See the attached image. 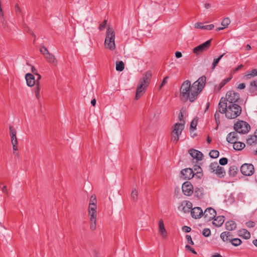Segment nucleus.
Here are the masks:
<instances>
[{
    "mask_svg": "<svg viewBox=\"0 0 257 257\" xmlns=\"http://www.w3.org/2000/svg\"><path fill=\"white\" fill-rule=\"evenodd\" d=\"M234 130L239 134H247L250 130L249 124L245 121L239 120L234 124Z\"/></svg>",
    "mask_w": 257,
    "mask_h": 257,
    "instance_id": "nucleus-7",
    "label": "nucleus"
},
{
    "mask_svg": "<svg viewBox=\"0 0 257 257\" xmlns=\"http://www.w3.org/2000/svg\"><path fill=\"white\" fill-rule=\"evenodd\" d=\"M230 242L231 243L232 245L235 246H237L241 244V240L238 238H233L232 239H231Z\"/></svg>",
    "mask_w": 257,
    "mask_h": 257,
    "instance_id": "nucleus-42",
    "label": "nucleus"
},
{
    "mask_svg": "<svg viewBox=\"0 0 257 257\" xmlns=\"http://www.w3.org/2000/svg\"><path fill=\"white\" fill-rule=\"evenodd\" d=\"M106 23L107 20H105L101 24H100L99 27V29L100 31H102L105 28Z\"/></svg>",
    "mask_w": 257,
    "mask_h": 257,
    "instance_id": "nucleus-51",
    "label": "nucleus"
},
{
    "mask_svg": "<svg viewBox=\"0 0 257 257\" xmlns=\"http://www.w3.org/2000/svg\"><path fill=\"white\" fill-rule=\"evenodd\" d=\"M97 200L96 196L94 194L91 195L90 198L89 204L96 205Z\"/></svg>",
    "mask_w": 257,
    "mask_h": 257,
    "instance_id": "nucleus-44",
    "label": "nucleus"
},
{
    "mask_svg": "<svg viewBox=\"0 0 257 257\" xmlns=\"http://www.w3.org/2000/svg\"><path fill=\"white\" fill-rule=\"evenodd\" d=\"M168 78H169L168 76H166L163 79L161 85L159 86V89H161L162 88V87L167 83V80H168Z\"/></svg>",
    "mask_w": 257,
    "mask_h": 257,
    "instance_id": "nucleus-52",
    "label": "nucleus"
},
{
    "mask_svg": "<svg viewBox=\"0 0 257 257\" xmlns=\"http://www.w3.org/2000/svg\"><path fill=\"white\" fill-rule=\"evenodd\" d=\"M206 83V77L202 76L192 84L189 80L184 81L180 88L179 98L183 102H194L203 90Z\"/></svg>",
    "mask_w": 257,
    "mask_h": 257,
    "instance_id": "nucleus-1",
    "label": "nucleus"
},
{
    "mask_svg": "<svg viewBox=\"0 0 257 257\" xmlns=\"http://www.w3.org/2000/svg\"><path fill=\"white\" fill-rule=\"evenodd\" d=\"M256 76H257V69H253L251 71L246 72V73L243 76V79L244 80H248Z\"/></svg>",
    "mask_w": 257,
    "mask_h": 257,
    "instance_id": "nucleus-22",
    "label": "nucleus"
},
{
    "mask_svg": "<svg viewBox=\"0 0 257 257\" xmlns=\"http://www.w3.org/2000/svg\"><path fill=\"white\" fill-rule=\"evenodd\" d=\"M219 170L216 172V175L220 178H223L226 174L225 170L222 167H219Z\"/></svg>",
    "mask_w": 257,
    "mask_h": 257,
    "instance_id": "nucleus-32",
    "label": "nucleus"
},
{
    "mask_svg": "<svg viewBox=\"0 0 257 257\" xmlns=\"http://www.w3.org/2000/svg\"><path fill=\"white\" fill-rule=\"evenodd\" d=\"M15 11L17 17H23V14L22 10L18 4H16L15 6Z\"/></svg>",
    "mask_w": 257,
    "mask_h": 257,
    "instance_id": "nucleus-38",
    "label": "nucleus"
},
{
    "mask_svg": "<svg viewBox=\"0 0 257 257\" xmlns=\"http://www.w3.org/2000/svg\"><path fill=\"white\" fill-rule=\"evenodd\" d=\"M211 40H209L205 43L195 47L193 49V52L196 55H198L202 52L208 50L211 46Z\"/></svg>",
    "mask_w": 257,
    "mask_h": 257,
    "instance_id": "nucleus-8",
    "label": "nucleus"
},
{
    "mask_svg": "<svg viewBox=\"0 0 257 257\" xmlns=\"http://www.w3.org/2000/svg\"><path fill=\"white\" fill-rule=\"evenodd\" d=\"M238 235L244 239H249L250 237V232L245 229H241L238 231Z\"/></svg>",
    "mask_w": 257,
    "mask_h": 257,
    "instance_id": "nucleus-25",
    "label": "nucleus"
},
{
    "mask_svg": "<svg viewBox=\"0 0 257 257\" xmlns=\"http://www.w3.org/2000/svg\"><path fill=\"white\" fill-rule=\"evenodd\" d=\"M243 67V65L240 64L239 66H238L236 68H235L234 69H233V72H235L236 71H238L239 70H240L241 69H242Z\"/></svg>",
    "mask_w": 257,
    "mask_h": 257,
    "instance_id": "nucleus-61",
    "label": "nucleus"
},
{
    "mask_svg": "<svg viewBox=\"0 0 257 257\" xmlns=\"http://www.w3.org/2000/svg\"><path fill=\"white\" fill-rule=\"evenodd\" d=\"M230 23V21L229 19H228V18H224L221 22V25L223 26L224 28H226L229 25Z\"/></svg>",
    "mask_w": 257,
    "mask_h": 257,
    "instance_id": "nucleus-43",
    "label": "nucleus"
},
{
    "mask_svg": "<svg viewBox=\"0 0 257 257\" xmlns=\"http://www.w3.org/2000/svg\"><path fill=\"white\" fill-rule=\"evenodd\" d=\"M182 189L186 196H190L193 193V186L190 182L186 181L182 184Z\"/></svg>",
    "mask_w": 257,
    "mask_h": 257,
    "instance_id": "nucleus-10",
    "label": "nucleus"
},
{
    "mask_svg": "<svg viewBox=\"0 0 257 257\" xmlns=\"http://www.w3.org/2000/svg\"><path fill=\"white\" fill-rule=\"evenodd\" d=\"M184 128V124L182 123H176L173 126V130L171 132V141L177 143L179 140L182 131Z\"/></svg>",
    "mask_w": 257,
    "mask_h": 257,
    "instance_id": "nucleus-6",
    "label": "nucleus"
},
{
    "mask_svg": "<svg viewBox=\"0 0 257 257\" xmlns=\"http://www.w3.org/2000/svg\"><path fill=\"white\" fill-rule=\"evenodd\" d=\"M197 124V120H196L195 119L192 120V121L191 122V123H190V129L191 130L192 128H193V129L196 128Z\"/></svg>",
    "mask_w": 257,
    "mask_h": 257,
    "instance_id": "nucleus-50",
    "label": "nucleus"
},
{
    "mask_svg": "<svg viewBox=\"0 0 257 257\" xmlns=\"http://www.w3.org/2000/svg\"><path fill=\"white\" fill-rule=\"evenodd\" d=\"M232 78V76L223 79L219 84L218 89L220 90L226 84H227Z\"/></svg>",
    "mask_w": 257,
    "mask_h": 257,
    "instance_id": "nucleus-36",
    "label": "nucleus"
},
{
    "mask_svg": "<svg viewBox=\"0 0 257 257\" xmlns=\"http://www.w3.org/2000/svg\"><path fill=\"white\" fill-rule=\"evenodd\" d=\"M257 80H254L250 82L249 92L251 95H257Z\"/></svg>",
    "mask_w": 257,
    "mask_h": 257,
    "instance_id": "nucleus-19",
    "label": "nucleus"
},
{
    "mask_svg": "<svg viewBox=\"0 0 257 257\" xmlns=\"http://www.w3.org/2000/svg\"><path fill=\"white\" fill-rule=\"evenodd\" d=\"M191 228L187 226H184L182 227V230L185 232H189L191 231Z\"/></svg>",
    "mask_w": 257,
    "mask_h": 257,
    "instance_id": "nucleus-59",
    "label": "nucleus"
},
{
    "mask_svg": "<svg viewBox=\"0 0 257 257\" xmlns=\"http://www.w3.org/2000/svg\"><path fill=\"white\" fill-rule=\"evenodd\" d=\"M115 33L112 28L108 27L106 32L104 45L106 48L110 50H114L115 48L114 42Z\"/></svg>",
    "mask_w": 257,
    "mask_h": 257,
    "instance_id": "nucleus-4",
    "label": "nucleus"
},
{
    "mask_svg": "<svg viewBox=\"0 0 257 257\" xmlns=\"http://www.w3.org/2000/svg\"><path fill=\"white\" fill-rule=\"evenodd\" d=\"M195 195L199 199L203 198V189L198 188H196L195 191Z\"/></svg>",
    "mask_w": 257,
    "mask_h": 257,
    "instance_id": "nucleus-34",
    "label": "nucleus"
},
{
    "mask_svg": "<svg viewBox=\"0 0 257 257\" xmlns=\"http://www.w3.org/2000/svg\"><path fill=\"white\" fill-rule=\"evenodd\" d=\"M185 248L189 250V251H190L191 252H192L193 253L195 254H197V252L194 250V248H193L192 247H191L188 244H187L186 246H185Z\"/></svg>",
    "mask_w": 257,
    "mask_h": 257,
    "instance_id": "nucleus-54",
    "label": "nucleus"
},
{
    "mask_svg": "<svg viewBox=\"0 0 257 257\" xmlns=\"http://www.w3.org/2000/svg\"><path fill=\"white\" fill-rule=\"evenodd\" d=\"M179 119L180 121H183L184 122V123L185 122V121L183 120V113L182 112V109L180 110V112L179 114Z\"/></svg>",
    "mask_w": 257,
    "mask_h": 257,
    "instance_id": "nucleus-62",
    "label": "nucleus"
},
{
    "mask_svg": "<svg viewBox=\"0 0 257 257\" xmlns=\"http://www.w3.org/2000/svg\"><path fill=\"white\" fill-rule=\"evenodd\" d=\"M238 168L235 165H232L230 167L228 171L229 175L231 177H234L236 176L238 172Z\"/></svg>",
    "mask_w": 257,
    "mask_h": 257,
    "instance_id": "nucleus-30",
    "label": "nucleus"
},
{
    "mask_svg": "<svg viewBox=\"0 0 257 257\" xmlns=\"http://www.w3.org/2000/svg\"><path fill=\"white\" fill-rule=\"evenodd\" d=\"M188 153L193 158L198 161L202 160L203 154L201 152L195 149H191L188 151Z\"/></svg>",
    "mask_w": 257,
    "mask_h": 257,
    "instance_id": "nucleus-15",
    "label": "nucleus"
},
{
    "mask_svg": "<svg viewBox=\"0 0 257 257\" xmlns=\"http://www.w3.org/2000/svg\"><path fill=\"white\" fill-rule=\"evenodd\" d=\"M245 87V85L244 83H240L239 84L238 86H237V88L239 89H244V88Z\"/></svg>",
    "mask_w": 257,
    "mask_h": 257,
    "instance_id": "nucleus-63",
    "label": "nucleus"
},
{
    "mask_svg": "<svg viewBox=\"0 0 257 257\" xmlns=\"http://www.w3.org/2000/svg\"><path fill=\"white\" fill-rule=\"evenodd\" d=\"M182 53L180 52L177 51L175 53V56L177 58H181L182 57Z\"/></svg>",
    "mask_w": 257,
    "mask_h": 257,
    "instance_id": "nucleus-64",
    "label": "nucleus"
},
{
    "mask_svg": "<svg viewBox=\"0 0 257 257\" xmlns=\"http://www.w3.org/2000/svg\"><path fill=\"white\" fill-rule=\"evenodd\" d=\"M10 136H16L17 132L13 126H9Z\"/></svg>",
    "mask_w": 257,
    "mask_h": 257,
    "instance_id": "nucleus-49",
    "label": "nucleus"
},
{
    "mask_svg": "<svg viewBox=\"0 0 257 257\" xmlns=\"http://www.w3.org/2000/svg\"><path fill=\"white\" fill-rule=\"evenodd\" d=\"M254 171V167L251 164H244L240 167V172L244 176H251Z\"/></svg>",
    "mask_w": 257,
    "mask_h": 257,
    "instance_id": "nucleus-9",
    "label": "nucleus"
},
{
    "mask_svg": "<svg viewBox=\"0 0 257 257\" xmlns=\"http://www.w3.org/2000/svg\"><path fill=\"white\" fill-rule=\"evenodd\" d=\"M216 215V211L211 207L206 208L203 213L204 218L208 221H210L214 219Z\"/></svg>",
    "mask_w": 257,
    "mask_h": 257,
    "instance_id": "nucleus-11",
    "label": "nucleus"
},
{
    "mask_svg": "<svg viewBox=\"0 0 257 257\" xmlns=\"http://www.w3.org/2000/svg\"><path fill=\"white\" fill-rule=\"evenodd\" d=\"M219 164L221 165H226L228 163V159L226 158H222L219 160Z\"/></svg>",
    "mask_w": 257,
    "mask_h": 257,
    "instance_id": "nucleus-48",
    "label": "nucleus"
},
{
    "mask_svg": "<svg viewBox=\"0 0 257 257\" xmlns=\"http://www.w3.org/2000/svg\"><path fill=\"white\" fill-rule=\"evenodd\" d=\"M246 144L250 146H254L257 144V138L255 135H249L246 140Z\"/></svg>",
    "mask_w": 257,
    "mask_h": 257,
    "instance_id": "nucleus-23",
    "label": "nucleus"
},
{
    "mask_svg": "<svg viewBox=\"0 0 257 257\" xmlns=\"http://www.w3.org/2000/svg\"><path fill=\"white\" fill-rule=\"evenodd\" d=\"M238 133L236 132H232L229 133L226 137V141L228 143L232 144L235 142L237 141L238 139Z\"/></svg>",
    "mask_w": 257,
    "mask_h": 257,
    "instance_id": "nucleus-16",
    "label": "nucleus"
},
{
    "mask_svg": "<svg viewBox=\"0 0 257 257\" xmlns=\"http://www.w3.org/2000/svg\"><path fill=\"white\" fill-rule=\"evenodd\" d=\"M224 221V217L223 216H219L214 218L212 223L214 225L219 227Z\"/></svg>",
    "mask_w": 257,
    "mask_h": 257,
    "instance_id": "nucleus-24",
    "label": "nucleus"
},
{
    "mask_svg": "<svg viewBox=\"0 0 257 257\" xmlns=\"http://www.w3.org/2000/svg\"><path fill=\"white\" fill-rule=\"evenodd\" d=\"M96 209H97L96 205L89 204V207H88L89 215L90 216H91V214H93V215H94V216H97Z\"/></svg>",
    "mask_w": 257,
    "mask_h": 257,
    "instance_id": "nucleus-31",
    "label": "nucleus"
},
{
    "mask_svg": "<svg viewBox=\"0 0 257 257\" xmlns=\"http://www.w3.org/2000/svg\"><path fill=\"white\" fill-rule=\"evenodd\" d=\"M152 72L151 71H148L144 77L140 79L137 88L135 99H139L143 95L150 84Z\"/></svg>",
    "mask_w": 257,
    "mask_h": 257,
    "instance_id": "nucleus-3",
    "label": "nucleus"
},
{
    "mask_svg": "<svg viewBox=\"0 0 257 257\" xmlns=\"http://www.w3.org/2000/svg\"><path fill=\"white\" fill-rule=\"evenodd\" d=\"M47 61L54 65H56L57 64V61L54 55L50 53V52L46 54L44 56Z\"/></svg>",
    "mask_w": 257,
    "mask_h": 257,
    "instance_id": "nucleus-21",
    "label": "nucleus"
},
{
    "mask_svg": "<svg viewBox=\"0 0 257 257\" xmlns=\"http://www.w3.org/2000/svg\"><path fill=\"white\" fill-rule=\"evenodd\" d=\"M219 167H221L220 166L217 162H213L211 163L209 166V170L212 173H214L216 174V172L219 170Z\"/></svg>",
    "mask_w": 257,
    "mask_h": 257,
    "instance_id": "nucleus-29",
    "label": "nucleus"
},
{
    "mask_svg": "<svg viewBox=\"0 0 257 257\" xmlns=\"http://www.w3.org/2000/svg\"><path fill=\"white\" fill-rule=\"evenodd\" d=\"M192 204L189 201H184L181 202L178 209L182 210L184 213H188L192 209Z\"/></svg>",
    "mask_w": 257,
    "mask_h": 257,
    "instance_id": "nucleus-13",
    "label": "nucleus"
},
{
    "mask_svg": "<svg viewBox=\"0 0 257 257\" xmlns=\"http://www.w3.org/2000/svg\"><path fill=\"white\" fill-rule=\"evenodd\" d=\"M233 144V149L236 151H241L244 148L245 145L244 143L236 141L232 143Z\"/></svg>",
    "mask_w": 257,
    "mask_h": 257,
    "instance_id": "nucleus-28",
    "label": "nucleus"
},
{
    "mask_svg": "<svg viewBox=\"0 0 257 257\" xmlns=\"http://www.w3.org/2000/svg\"><path fill=\"white\" fill-rule=\"evenodd\" d=\"M255 224V222L252 221H249L246 223V226L249 228L253 227Z\"/></svg>",
    "mask_w": 257,
    "mask_h": 257,
    "instance_id": "nucleus-55",
    "label": "nucleus"
},
{
    "mask_svg": "<svg viewBox=\"0 0 257 257\" xmlns=\"http://www.w3.org/2000/svg\"><path fill=\"white\" fill-rule=\"evenodd\" d=\"M191 214L193 218L197 219L200 218L203 215V212L200 207H196L191 210Z\"/></svg>",
    "mask_w": 257,
    "mask_h": 257,
    "instance_id": "nucleus-14",
    "label": "nucleus"
},
{
    "mask_svg": "<svg viewBox=\"0 0 257 257\" xmlns=\"http://www.w3.org/2000/svg\"><path fill=\"white\" fill-rule=\"evenodd\" d=\"M214 26L213 24H210L208 25H205L203 26L204 30H211L214 28Z\"/></svg>",
    "mask_w": 257,
    "mask_h": 257,
    "instance_id": "nucleus-53",
    "label": "nucleus"
},
{
    "mask_svg": "<svg viewBox=\"0 0 257 257\" xmlns=\"http://www.w3.org/2000/svg\"><path fill=\"white\" fill-rule=\"evenodd\" d=\"M219 102L218 105V111L221 113H224L228 119H234L240 115L242 112V108L239 104H229L224 103L222 101Z\"/></svg>",
    "mask_w": 257,
    "mask_h": 257,
    "instance_id": "nucleus-2",
    "label": "nucleus"
},
{
    "mask_svg": "<svg viewBox=\"0 0 257 257\" xmlns=\"http://www.w3.org/2000/svg\"><path fill=\"white\" fill-rule=\"evenodd\" d=\"M40 51L44 56L49 52L47 48L44 46L41 47Z\"/></svg>",
    "mask_w": 257,
    "mask_h": 257,
    "instance_id": "nucleus-47",
    "label": "nucleus"
},
{
    "mask_svg": "<svg viewBox=\"0 0 257 257\" xmlns=\"http://www.w3.org/2000/svg\"><path fill=\"white\" fill-rule=\"evenodd\" d=\"M131 198L133 201L137 202L138 199V191L134 189L131 193Z\"/></svg>",
    "mask_w": 257,
    "mask_h": 257,
    "instance_id": "nucleus-37",
    "label": "nucleus"
},
{
    "mask_svg": "<svg viewBox=\"0 0 257 257\" xmlns=\"http://www.w3.org/2000/svg\"><path fill=\"white\" fill-rule=\"evenodd\" d=\"M211 234L210 230L208 228H205L202 231V234L205 237H208Z\"/></svg>",
    "mask_w": 257,
    "mask_h": 257,
    "instance_id": "nucleus-46",
    "label": "nucleus"
},
{
    "mask_svg": "<svg viewBox=\"0 0 257 257\" xmlns=\"http://www.w3.org/2000/svg\"><path fill=\"white\" fill-rule=\"evenodd\" d=\"M1 22L3 28L6 30L7 31H10L11 30L10 28L7 25V22L5 19L4 18H3V19H1Z\"/></svg>",
    "mask_w": 257,
    "mask_h": 257,
    "instance_id": "nucleus-41",
    "label": "nucleus"
},
{
    "mask_svg": "<svg viewBox=\"0 0 257 257\" xmlns=\"http://www.w3.org/2000/svg\"><path fill=\"white\" fill-rule=\"evenodd\" d=\"M124 68V64L121 61L116 63V70L118 71H122Z\"/></svg>",
    "mask_w": 257,
    "mask_h": 257,
    "instance_id": "nucleus-35",
    "label": "nucleus"
},
{
    "mask_svg": "<svg viewBox=\"0 0 257 257\" xmlns=\"http://www.w3.org/2000/svg\"><path fill=\"white\" fill-rule=\"evenodd\" d=\"M159 230L162 237L164 238H166L167 236V232L162 219H160L159 221Z\"/></svg>",
    "mask_w": 257,
    "mask_h": 257,
    "instance_id": "nucleus-17",
    "label": "nucleus"
},
{
    "mask_svg": "<svg viewBox=\"0 0 257 257\" xmlns=\"http://www.w3.org/2000/svg\"><path fill=\"white\" fill-rule=\"evenodd\" d=\"M2 190L3 192L6 193V194L7 196L9 195L7 187L6 185H4V186H3V187L2 188Z\"/></svg>",
    "mask_w": 257,
    "mask_h": 257,
    "instance_id": "nucleus-60",
    "label": "nucleus"
},
{
    "mask_svg": "<svg viewBox=\"0 0 257 257\" xmlns=\"http://www.w3.org/2000/svg\"><path fill=\"white\" fill-rule=\"evenodd\" d=\"M203 26L201 23H197L195 24V28L197 29H203Z\"/></svg>",
    "mask_w": 257,
    "mask_h": 257,
    "instance_id": "nucleus-58",
    "label": "nucleus"
},
{
    "mask_svg": "<svg viewBox=\"0 0 257 257\" xmlns=\"http://www.w3.org/2000/svg\"><path fill=\"white\" fill-rule=\"evenodd\" d=\"M236 227V224L234 221L230 220L225 223V228L227 230L231 231Z\"/></svg>",
    "mask_w": 257,
    "mask_h": 257,
    "instance_id": "nucleus-26",
    "label": "nucleus"
},
{
    "mask_svg": "<svg viewBox=\"0 0 257 257\" xmlns=\"http://www.w3.org/2000/svg\"><path fill=\"white\" fill-rule=\"evenodd\" d=\"M40 90H41V86L39 82H37L36 83V86L35 90V95L38 99L40 98Z\"/></svg>",
    "mask_w": 257,
    "mask_h": 257,
    "instance_id": "nucleus-33",
    "label": "nucleus"
},
{
    "mask_svg": "<svg viewBox=\"0 0 257 257\" xmlns=\"http://www.w3.org/2000/svg\"><path fill=\"white\" fill-rule=\"evenodd\" d=\"M25 78L27 81V84L28 86H33L36 83L34 76L31 73H27L25 75Z\"/></svg>",
    "mask_w": 257,
    "mask_h": 257,
    "instance_id": "nucleus-18",
    "label": "nucleus"
},
{
    "mask_svg": "<svg viewBox=\"0 0 257 257\" xmlns=\"http://www.w3.org/2000/svg\"><path fill=\"white\" fill-rule=\"evenodd\" d=\"M194 176V173L191 168H186L181 171V178L184 180H190Z\"/></svg>",
    "mask_w": 257,
    "mask_h": 257,
    "instance_id": "nucleus-12",
    "label": "nucleus"
},
{
    "mask_svg": "<svg viewBox=\"0 0 257 257\" xmlns=\"http://www.w3.org/2000/svg\"><path fill=\"white\" fill-rule=\"evenodd\" d=\"M186 238L187 239V240L188 241V242L192 245H193L194 244V242L193 241H192V238H191V236L189 235H186Z\"/></svg>",
    "mask_w": 257,
    "mask_h": 257,
    "instance_id": "nucleus-57",
    "label": "nucleus"
},
{
    "mask_svg": "<svg viewBox=\"0 0 257 257\" xmlns=\"http://www.w3.org/2000/svg\"><path fill=\"white\" fill-rule=\"evenodd\" d=\"M96 216L91 214L90 218V229L93 231L96 228Z\"/></svg>",
    "mask_w": 257,
    "mask_h": 257,
    "instance_id": "nucleus-27",
    "label": "nucleus"
},
{
    "mask_svg": "<svg viewBox=\"0 0 257 257\" xmlns=\"http://www.w3.org/2000/svg\"><path fill=\"white\" fill-rule=\"evenodd\" d=\"M219 112L216 111L214 114V118L215 119L216 123L217 124V127H218L219 124L220 123V115L219 114Z\"/></svg>",
    "mask_w": 257,
    "mask_h": 257,
    "instance_id": "nucleus-45",
    "label": "nucleus"
},
{
    "mask_svg": "<svg viewBox=\"0 0 257 257\" xmlns=\"http://www.w3.org/2000/svg\"><path fill=\"white\" fill-rule=\"evenodd\" d=\"M11 138L12 144H18V141L16 136H10Z\"/></svg>",
    "mask_w": 257,
    "mask_h": 257,
    "instance_id": "nucleus-56",
    "label": "nucleus"
},
{
    "mask_svg": "<svg viewBox=\"0 0 257 257\" xmlns=\"http://www.w3.org/2000/svg\"><path fill=\"white\" fill-rule=\"evenodd\" d=\"M240 99L239 94L238 93L234 92V91H229L227 92L225 97H221L220 101L221 102L222 99H224L223 101L224 103L230 104H238V101Z\"/></svg>",
    "mask_w": 257,
    "mask_h": 257,
    "instance_id": "nucleus-5",
    "label": "nucleus"
},
{
    "mask_svg": "<svg viewBox=\"0 0 257 257\" xmlns=\"http://www.w3.org/2000/svg\"><path fill=\"white\" fill-rule=\"evenodd\" d=\"M219 152L216 150H211L209 154L210 157L213 159L217 158L219 156Z\"/></svg>",
    "mask_w": 257,
    "mask_h": 257,
    "instance_id": "nucleus-39",
    "label": "nucleus"
},
{
    "mask_svg": "<svg viewBox=\"0 0 257 257\" xmlns=\"http://www.w3.org/2000/svg\"><path fill=\"white\" fill-rule=\"evenodd\" d=\"M220 238L224 241H229L231 242V239H232V235L230 232L228 231H224L221 233Z\"/></svg>",
    "mask_w": 257,
    "mask_h": 257,
    "instance_id": "nucleus-20",
    "label": "nucleus"
},
{
    "mask_svg": "<svg viewBox=\"0 0 257 257\" xmlns=\"http://www.w3.org/2000/svg\"><path fill=\"white\" fill-rule=\"evenodd\" d=\"M224 54H225L223 53V54L221 55L218 58L214 59L213 63H212V70H213L215 68V67L217 66L218 62H219L220 59L222 58V57L224 55Z\"/></svg>",
    "mask_w": 257,
    "mask_h": 257,
    "instance_id": "nucleus-40",
    "label": "nucleus"
}]
</instances>
